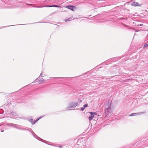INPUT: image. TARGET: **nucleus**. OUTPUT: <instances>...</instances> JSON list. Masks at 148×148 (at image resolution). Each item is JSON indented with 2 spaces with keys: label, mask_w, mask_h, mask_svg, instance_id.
<instances>
[{
  "label": "nucleus",
  "mask_w": 148,
  "mask_h": 148,
  "mask_svg": "<svg viewBox=\"0 0 148 148\" xmlns=\"http://www.w3.org/2000/svg\"><path fill=\"white\" fill-rule=\"evenodd\" d=\"M111 103L110 101L108 102V106L105 110V115L106 117H108L112 114L111 110V107L110 106Z\"/></svg>",
  "instance_id": "1"
},
{
  "label": "nucleus",
  "mask_w": 148,
  "mask_h": 148,
  "mask_svg": "<svg viewBox=\"0 0 148 148\" xmlns=\"http://www.w3.org/2000/svg\"><path fill=\"white\" fill-rule=\"evenodd\" d=\"M78 102H70L69 104V106L66 107L67 110H70L71 108H73L76 107L78 105Z\"/></svg>",
  "instance_id": "2"
},
{
  "label": "nucleus",
  "mask_w": 148,
  "mask_h": 148,
  "mask_svg": "<svg viewBox=\"0 0 148 148\" xmlns=\"http://www.w3.org/2000/svg\"><path fill=\"white\" fill-rule=\"evenodd\" d=\"M90 113L91 114V116L88 117L90 121H91L93 118L94 117V115H96L97 113L95 112H90Z\"/></svg>",
  "instance_id": "3"
},
{
  "label": "nucleus",
  "mask_w": 148,
  "mask_h": 148,
  "mask_svg": "<svg viewBox=\"0 0 148 148\" xmlns=\"http://www.w3.org/2000/svg\"><path fill=\"white\" fill-rule=\"evenodd\" d=\"M41 118V117H40V118H39L37 119L36 120V121H33V119H29V122H30L32 123V124L34 125L37 121L39 119H40Z\"/></svg>",
  "instance_id": "4"
},
{
  "label": "nucleus",
  "mask_w": 148,
  "mask_h": 148,
  "mask_svg": "<svg viewBox=\"0 0 148 148\" xmlns=\"http://www.w3.org/2000/svg\"><path fill=\"white\" fill-rule=\"evenodd\" d=\"M144 113L143 112H139V113H133L131 114L130 115H129L130 116H133L136 115H141Z\"/></svg>",
  "instance_id": "5"
},
{
  "label": "nucleus",
  "mask_w": 148,
  "mask_h": 148,
  "mask_svg": "<svg viewBox=\"0 0 148 148\" xmlns=\"http://www.w3.org/2000/svg\"><path fill=\"white\" fill-rule=\"evenodd\" d=\"M66 8L73 11L74 8H75V7L72 5H68L66 6Z\"/></svg>",
  "instance_id": "6"
},
{
  "label": "nucleus",
  "mask_w": 148,
  "mask_h": 148,
  "mask_svg": "<svg viewBox=\"0 0 148 148\" xmlns=\"http://www.w3.org/2000/svg\"><path fill=\"white\" fill-rule=\"evenodd\" d=\"M15 128H17L18 129L21 130H25L26 129L24 128H21V126L18 125L16 124L15 126Z\"/></svg>",
  "instance_id": "7"
},
{
  "label": "nucleus",
  "mask_w": 148,
  "mask_h": 148,
  "mask_svg": "<svg viewBox=\"0 0 148 148\" xmlns=\"http://www.w3.org/2000/svg\"><path fill=\"white\" fill-rule=\"evenodd\" d=\"M132 5L133 6H140V5L138 3L136 2H134L132 4Z\"/></svg>",
  "instance_id": "8"
},
{
  "label": "nucleus",
  "mask_w": 148,
  "mask_h": 148,
  "mask_svg": "<svg viewBox=\"0 0 148 148\" xmlns=\"http://www.w3.org/2000/svg\"><path fill=\"white\" fill-rule=\"evenodd\" d=\"M11 114L13 115L12 116H13L14 118H16L18 116L17 115V114L16 113L12 112L11 113Z\"/></svg>",
  "instance_id": "9"
},
{
  "label": "nucleus",
  "mask_w": 148,
  "mask_h": 148,
  "mask_svg": "<svg viewBox=\"0 0 148 148\" xmlns=\"http://www.w3.org/2000/svg\"><path fill=\"white\" fill-rule=\"evenodd\" d=\"M88 106V104H86L85 105H84L82 107L81 109H80V110H81L82 111H83L84 109L87 107Z\"/></svg>",
  "instance_id": "10"
},
{
  "label": "nucleus",
  "mask_w": 148,
  "mask_h": 148,
  "mask_svg": "<svg viewBox=\"0 0 148 148\" xmlns=\"http://www.w3.org/2000/svg\"><path fill=\"white\" fill-rule=\"evenodd\" d=\"M6 125L12 127H15L16 124L13 123H9L8 124H7Z\"/></svg>",
  "instance_id": "11"
},
{
  "label": "nucleus",
  "mask_w": 148,
  "mask_h": 148,
  "mask_svg": "<svg viewBox=\"0 0 148 148\" xmlns=\"http://www.w3.org/2000/svg\"><path fill=\"white\" fill-rule=\"evenodd\" d=\"M37 137H38L37 139L38 140H40L41 141L44 142L45 143H46L47 141H46L41 139V138H39L38 136H37Z\"/></svg>",
  "instance_id": "12"
},
{
  "label": "nucleus",
  "mask_w": 148,
  "mask_h": 148,
  "mask_svg": "<svg viewBox=\"0 0 148 148\" xmlns=\"http://www.w3.org/2000/svg\"><path fill=\"white\" fill-rule=\"evenodd\" d=\"M72 19V18L71 17L70 18H69L67 19L66 20H65V22H67V21H71Z\"/></svg>",
  "instance_id": "13"
},
{
  "label": "nucleus",
  "mask_w": 148,
  "mask_h": 148,
  "mask_svg": "<svg viewBox=\"0 0 148 148\" xmlns=\"http://www.w3.org/2000/svg\"><path fill=\"white\" fill-rule=\"evenodd\" d=\"M148 47V42H147L145 43L144 45V48L147 47Z\"/></svg>",
  "instance_id": "14"
},
{
  "label": "nucleus",
  "mask_w": 148,
  "mask_h": 148,
  "mask_svg": "<svg viewBox=\"0 0 148 148\" xmlns=\"http://www.w3.org/2000/svg\"><path fill=\"white\" fill-rule=\"evenodd\" d=\"M148 40V34L147 35L146 38H145V41Z\"/></svg>",
  "instance_id": "15"
},
{
  "label": "nucleus",
  "mask_w": 148,
  "mask_h": 148,
  "mask_svg": "<svg viewBox=\"0 0 148 148\" xmlns=\"http://www.w3.org/2000/svg\"><path fill=\"white\" fill-rule=\"evenodd\" d=\"M52 7V6H50V5H46L45 6H43L42 7Z\"/></svg>",
  "instance_id": "16"
},
{
  "label": "nucleus",
  "mask_w": 148,
  "mask_h": 148,
  "mask_svg": "<svg viewBox=\"0 0 148 148\" xmlns=\"http://www.w3.org/2000/svg\"><path fill=\"white\" fill-rule=\"evenodd\" d=\"M52 7H59V6L58 5H53L52 6Z\"/></svg>",
  "instance_id": "17"
},
{
  "label": "nucleus",
  "mask_w": 148,
  "mask_h": 148,
  "mask_svg": "<svg viewBox=\"0 0 148 148\" xmlns=\"http://www.w3.org/2000/svg\"><path fill=\"white\" fill-rule=\"evenodd\" d=\"M44 81V80H40L39 81V82H40V83H42V82H43Z\"/></svg>",
  "instance_id": "18"
},
{
  "label": "nucleus",
  "mask_w": 148,
  "mask_h": 148,
  "mask_svg": "<svg viewBox=\"0 0 148 148\" xmlns=\"http://www.w3.org/2000/svg\"><path fill=\"white\" fill-rule=\"evenodd\" d=\"M32 133L33 134V136H34V137H35V135L36 136H37L34 133L32 132Z\"/></svg>",
  "instance_id": "19"
},
{
  "label": "nucleus",
  "mask_w": 148,
  "mask_h": 148,
  "mask_svg": "<svg viewBox=\"0 0 148 148\" xmlns=\"http://www.w3.org/2000/svg\"><path fill=\"white\" fill-rule=\"evenodd\" d=\"M43 74H42V73H41V74H40V76H43Z\"/></svg>",
  "instance_id": "20"
},
{
  "label": "nucleus",
  "mask_w": 148,
  "mask_h": 148,
  "mask_svg": "<svg viewBox=\"0 0 148 148\" xmlns=\"http://www.w3.org/2000/svg\"><path fill=\"white\" fill-rule=\"evenodd\" d=\"M124 25V26L125 27H128V26L127 25H126L125 24V25Z\"/></svg>",
  "instance_id": "21"
},
{
  "label": "nucleus",
  "mask_w": 148,
  "mask_h": 148,
  "mask_svg": "<svg viewBox=\"0 0 148 148\" xmlns=\"http://www.w3.org/2000/svg\"><path fill=\"white\" fill-rule=\"evenodd\" d=\"M143 24H140V26H143Z\"/></svg>",
  "instance_id": "22"
},
{
  "label": "nucleus",
  "mask_w": 148,
  "mask_h": 148,
  "mask_svg": "<svg viewBox=\"0 0 148 148\" xmlns=\"http://www.w3.org/2000/svg\"><path fill=\"white\" fill-rule=\"evenodd\" d=\"M59 147L60 148H62V147H61V146H59Z\"/></svg>",
  "instance_id": "23"
},
{
  "label": "nucleus",
  "mask_w": 148,
  "mask_h": 148,
  "mask_svg": "<svg viewBox=\"0 0 148 148\" xmlns=\"http://www.w3.org/2000/svg\"><path fill=\"white\" fill-rule=\"evenodd\" d=\"M3 132V131H1V132Z\"/></svg>",
  "instance_id": "24"
}]
</instances>
